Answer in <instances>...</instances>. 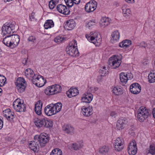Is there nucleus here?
I'll list each match as a JSON object with an SVG mask.
<instances>
[{
	"instance_id": "obj_11",
	"label": "nucleus",
	"mask_w": 155,
	"mask_h": 155,
	"mask_svg": "<svg viewBox=\"0 0 155 155\" xmlns=\"http://www.w3.org/2000/svg\"><path fill=\"white\" fill-rule=\"evenodd\" d=\"M15 83L17 89L19 92L21 93L25 91L26 84L23 78H18Z\"/></svg>"
},
{
	"instance_id": "obj_48",
	"label": "nucleus",
	"mask_w": 155,
	"mask_h": 155,
	"mask_svg": "<svg viewBox=\"0 0 155 155\" xmlns=\"http://www.w3.org/2000/svg\"><path fill=\"white\" fill-rule=\"evenodd\" d=\"M28 40L29 41L34 43L36 40V38L34 36H31L28 37Z\"/></svg>"
},
{
	"instance_id": "obj_40",
	"label": "nucleus",
	"mask_w": 155,
	"mask_h": 155,
	"mask_svg": "<svg viewBox=\"0 0 155 155\" xmlns=\"http://www.w3.org/2000/svg\"><path fill=\"white\" fill-rule=\"evenodd\" d=\"M148 153H150L152 155H155V145L151 144L150 145L149 147L147 149Z\"/></svg>"
},
{
	"instance_id": "obj_7",
	"label": "nucleus",
	"mask_w": 155,
	"mask_h": 155,
	"mask_svg": "<svg viewBox=\"0 0 155 155\" xmlns=\"http://www.w3.org/2000/svg\"><path fill=\"white\" fill-rule=\"evenodd\" d=\"M137 118L141 122L144 121L149 115V110L146 107L142 106L137 110Z\"/></svg>"
},
{
	"instance_id": "obj_57",
	"label": "nucleus",
	"mask_w": 155,
	"mask_h": 155,
	"mask_svg": "<svg viewBox=\"0 0 155 155\" xmlns=\"http://www.w3.org/2000/svg\"><path fill=\"white\" fill-rule=\"evenodd\" d=\"M98 89V88L97 87H95L94 88V90L95 91H97Z\"/></svg>"
},
{
	"instance_id": "obj_34",
	"label": "nucleus",
	"mask_w": 155,
	"mask_h": 155,
	"mask_svg": "<svg viewBox=\"0 0 155 155\" xmlns=\"http://www.w3.org/2000/svg\"><path fill=\"white\" fill-rule=\"evenodd\" d=\"M54 23L52 20H46L44 25V27L45 29H47L54 26Z\"/></svg>"
},
{
	"instance_id": "obj_13",
	"label": "nucleus",
	"mask_w": 155,
	"mask_h": 155,
	"mask_svg": "<svg viewBox=\"0 0 155 155\" xmlns=\"http://www.w3.org/2000/svg\"><path fill=\"white\" fill-rule=\"evenodd\" d=\"M133 77L132 74L130 72L127 73L122 72L120 74V81L122 84H126L128 80H131Z\"/></svg>"
},
{
	"instance_id": "obj_27",
	"label": "nucleus",
	"mask_w": 155,
	"mask_h": 155,
	"mask_svg": "<svg viewBox=\"0 0 155 155\" xmlns=\"http://www.w3.org/2000/svg\"><path fill=\"white\" fill-rule=\"evenodd\" d=\"M121 9L124 17H128L131 15V10L127 5H123Z\"/></svg>"
},
{
	"instance_id": "obj_49",
	"label": "nucleus",
	"mask_w": 155,
	"mask_h": 155,
	"mask_svg": "<svg viewBox=\"0 0 155 155\" xmlns=\"http://www.w3.org/2000/svg\"><path fill=\"white\" fill-rule=\"evenodd\" d=\"M110 115L111 117L115 118L117 116V114L115 111H112L110 113Z\"/></svg>"
},
{
	"instance_id": "obj_52",
	"label": "nucleus",
	"mask_w": 155,
	"mask_h": 155,
	"mask_svg": "<svg viewBox=\"0 0 155 155\" xmlns=\"http://www.w3.org/2000/svg\"><path fill=\"white\" fill-rule=\"evenodd\" d=\"M73 2L75 5H77L79 4L80 2V0H72Z\"/></svg>"
},
{
	"instance_id": "obj_45",
	"label": "nucleus",
	"mask_w": 155,
	"mask_h": 155,
	"mask_svg": "<svg viewBox=\"0 0 155 155\" xmlns=\"http://www.w3.org/2000/svg\"><path fill=\"white\" fill-rule=\"evenodd\" d=\"M29 20L31 21H37V20L35 17V13L32 12L29 15Z\"/></svg>"
},
{
	"instance_id": "obj_22",
	"label": "nucleus",
	"mask_w": 155,
	"mask_h": 155,
	"mask_svg": "<svg viewBox=\"0 0 155 155\" xmlns=\"http://www.w3.org/2000/svg\"><path fill=\"white\" fill-rule=\"evenodd\" d=\"M120 37V33L118 31H114L111 34V42L113 43L118 42L119 40Z\"/></svg>"
},
{
	"instance_id": "obj_25",
	"label": "nucleus",
	"mask_w": 155,
	"mask_h": 155,
	"mask_svg": "<svg viewBox=\"0 0 155 155\" xmlns=\"http://www.w3.org/2000/svg\"><path fill=\"white\" fill-rule=\"evenodd\" d=\"M36 74H35L33 71L30 68L26 69L25 72V75L26 77L29 80H31L32 81V80L34 78Z\"/></svg>"
},
{
	"instance_id": "obj_50",
	"label": "nucleus",
	"mask_w": 155,
	"mask_h": 155,
	"mask_svg": "<svg viewBox=\"0 0 155 155\" xmlns=\"http://www.w3.org/2000/svg\"><path fill=\"white\" fill-rule=\"evenodd\" d=\"M2 118L0 116V130L2 128L3 126V122Z\"/></svg>"
},
{
	"instance_id": "obj_59",
	"label": "nucleus",
	"mask_w": 155,
	"mask_h": 155,
	"mask_svg": "<svg viewBox=\"0 0 155 155\" xmlns=\"http://www.w3.org/2000/svg\"><path fill=\"white\" fill-rule=\"evenodd\" d=\"M117 6H118V5H118V4L117 3Z\"/></svg>"
},
{
	"instance_id": "obj_51",
	"label": "nucleus",
	"mask_w": 155,
	"mask_h": 155,
	"mask_svg": "<svg viewBox=\"0 0 155 155\" xmlns=\"http://www.w3.org/2000/svg\"><path fill=\"white\" fill-rule=\"evenodd\" d=\"M141 46L142 47L145 48L147 46V44L144 42H142L140 43Z\"/></svg>"
},
{
	"instance_id": "obj_5",
	"label": "nucleus",
	"mask_w": 155,
	"mask_h": 155,
	"mask_svg": "<svg viewBox=\"0 0 155 155\" xmlns=\"http://www.w3.org/2000/svg\"><path fill=\"white\" fill-rule=\"evenodd\" d=\"M85 37L89 41L96 45H99L102 40L101 35L95 32H91L90 34H86Z\"/></svg>"
},
{
	"instance_id": "obj_36",
	"label": "nucleus",
	"mask_w": 155,
	"mask_h": 155,
	"mask_svg": "<svg viewBox=\"0 0 155 155\" xmlns=\"http://www.w3.org/2000/svg\"><path fill=\"white\" fill-rule=\"evenodd\" d=\"M83 143L82 142H78L77 143H73L72 147L74 150H79L82 148L83 146Z\"/></svg>"
},
{
	"instance_id": "obj_26",
	"label": "nucleus",
	"mask_w": 155,
	"mask_h": 155,
	"mask_svg": "<svg viewBox=\"0 0 155 155\" xmlns=\"http://www.w3.org/2000/svg\"><path fill=\"white\" fill-rule=\"evenodd\" d=\"M63 130L65 133L69 134L72 135L74 131V127L70 124H65L62 127Z\"/></svg>"
},
{
	"instance_id": "obj_17",
	"label": "nucleus",
	"mask_w": 155,
	"mask_h": 155,
	"mask_svg": "<svg viewBox=\"0 0 155 155\" xmlns=\"http://www.w3.org/2000/svg\"><path fill=\"white\" fill-rule=\"evenodd\" d=\"M3 115L8 120L11 121H13L15 117L14 112L11 111L10 109L8 108L3 111Z\"/></svg>"
},
{
	"instance_id": "obj_31",
	"label": "nucleus",
	"mask_w": 155,
	"mask_h": 155,
	"mask_svg": "<svg viewBox=\"0 0 155 155\" xmlns=\"http://www.w3.org/2000/svg\"><path fill=\"white\" fill-rule=\"evenodd\" d=\"M111 91L115 95H119L122 94L123 90L119 86H112L111 88Z\"/></svg>"
},
{
	"instance_id": "obj_35",
	"label": "nucleus",
	"mask_w": 155,
	"mask_h": 155,
	"mask_svg": "<svg viewBox=\"0 0 155 155\" xmlns=\"http://www.w3.org/2000/svg\"><path fill=\"white\" fill-rule=\"evenodd\" d=\"M45 93L46 95H48L54 94L53 85L48 86L46 88L45 90Z\"/></svg>"
},
{
	"instance_id": "obj_28",
	"label": "nucleus",
	"mask_w": 155,
	"mask_h": 155,
	"mask_svg": "<svg viewBox=\"0 0 155 155\" xmlns=\"http://www.w3.org/2000/svg\"><path fill=\"white\" fill-rule=\"evenodd\" d=\"M79 94V91L76 88L71 87L67 92V94L69 97H75Z\"/></svg>"
},
{
	"instance_id": "obj_41",
	"label": "nucleus",
	"mask_w": 155,
	"mask_h": 155,
	"mask_svg": "<svg viewBox=\"0 0 155 155\" xmlns=\"http://www.w3.org/2000/svg\"><path fill=\"white\" fill-rule=\"evenodd\" d=\"M61 150L58 148H56L53 150L50 153V155H62Z\"/></svg>"
},
{
	"instance_id": "obj_16",
	"label": "nucleus",
	"mask_w": 155,
	"mask_h": 155,
	"mask_svg": "<svg viewBox=\"0 0 155 155\" xmlns=\"http://www.w3.org/2000/svg\"><path fill=\"white\" fill-rule=\"evenodd\" d=\"M97 3L95 1H90L85 6V10L88 13L93 12L96 8Z\"/></svg>"
},
{
	"instance_id": "obj_9",
	"label": "nucleus",
	"mask_w": 155,
	"mask_h": 155,
	"mask_svg": "<svg viewBox=\"0 0 155 155\" xmlns=\"http://www.w3.org/2000/svg\"><path fill=\"white\" fill-rule=\"evenodd\" d=\"M109 64L113 69H116L120 66L122 61L118 56L114 55L109 58Z\"/></svg>"
},
{
	"instance_id": "obj_33",
	"label": "nucleus",
	"mask_w": 155,
	"mask_h": 155,
	"mask_svg": "<svg viewBox=\"0 0 155 155\" xmlns=\"http://www.w3.org/2000/svg\"><path fill=\"white\" fill-rule=\"evenodd\" d=\"M101 27H105L107 26L110 24L109 19L106 17H103L101 18L99 22Z\"/></svg>"
},
{
	"instance_id": "obj_6",
	"label": "nucleus",
	"mask_w": 155,
	"mask_h": 155,
	"mask_svg": "<svg viewBox=\"0 0 155 155\" xmlns=\"http://www.w3.org/2000/svg\"><path fill=\"white\" fill-rule=\"evenodd\" d=\"M67 54L71 56H78V51L77 48V41L75 40L71 41L66 49Z\"/></svg>"
},
{
	"instance_id": "obj_23",
	"label": "nucleus",
	"mask_w": 155,
	"mask_h": 155,
	"mask_svg": "<svg viewBox=\"0 0 155 155\" xmlns=\"http://www.w3.org/2000/svg\"><path fill=\"white\" fill-rule=\"evenodd\" d=\"M34 141H31L29 143L28 146L30 149L35 152L39 149L40 145L35 137H34Z\"/></svg>"
},
{
	"instance_id": "obj_47",
	"label": "nucleus",
	"mask_w": 155,
	"mask_h": 155,
	"mask_svg": "<svg viewBox=\"0 0 155 155\" xmlns=\"http://www.w3.org/2000/svg\"><path fill=\"white\" fill-rule=\"evenodd\" d=\"M66 5L69 7H71L74 4L72 0H64Z\"/></svg>"
},
{
	"instance_id": "obj_15",
	"label": "nucleus",
	"mask_w": 155,
	"mask_h": 155,
	"mask_svg": "<svg viewBox=\"0 0 155 155\" xmlns=\"http://www.w3.org/2000/svg\"><path fill=\"white\" fill-rule=\"evenodd\" d=\"M124 141L123 139L120 137L117 138L114 142V148L117 151L121 150L124 147Z\"/></svg>"
},
{
	"instance_id": "obj_10",
	"label": "nucleus",
	"mask_w": 155,
	"mask_h": 155,
	"mask_svg": "<svg viewBox=\"0 0 155 155\" xmlns=\"http://www.w3.org/2000/svg\"><path fill=\"white\" fill-rule=\"evenodd\" d=\"M13 106L14 109L17 112H24L26 110V105L22 102L20 99H16L13 102Z\"/></svg>"
},
{
	"instance_id": "obj_58",
	"label": "nucleus",
	"mask_w": 155,
	"mask_h": 155,
	"mask_svg": "<svg viewBox=\"0 0 155 155\" xmlns=\"http://www.w3.org/2000/svg\"><path fill=\"white\" fill-rule=\"evenodd\" d=\"M105 67H104L103 69H104V70H105Z\"/></svg>"
},
{
	"instance_id": "obj_56",
	"label": "nucleus",
	"mask_w": 155,
	"mask_h": 155,
	"mask_svg": "<svg viewBox=\"0 0 155 155\" xmlns=\"http://www.w3.org/2000/svg\"><path fill=\"white\" fill-rule=\"evenodd\" d=\"M101 72L102 73V74H105L106 73V71H103L102 70L101 71Z\"/></svg>"
},
{
	"instance_id": "obj_4",
	"label": "nucleus",
	"mask_w": 155,
	"mask_h": 155,
	"mask_svg": "<svg viewBox=\"0 0 155 155\" xmlns=\"http://www.w3.org/2000/svg\"><path fill=\"white\" fill-rule=\"evenodd\" d=\"M35 126L39 128H50L53 126V121L45 117L35 118L34 121Z\"/></svg>"
},
{
	"instance_id": "obj_18",
	"label": "nucleus",
	"mask_w": 155,
	"mask_h": 155,
	"mask_svg": "<svg viewBox=\"0 0 155 155\" xmlns=\"http://www.w3.org/2000/svg\"><path fill=\"white\" fill-rule=\"evenodd\" d=\"M130 90L132 93L137 94L140 92L141 87L139 84L137 83H134L130 85Z\"/></svg>"
},
{
	"instance_id": "obj_43",
	"label": "nucleus",
	"mask_w": 155,
	"mask_h": 155,
	"mask_svg": "<svg viewBox=\"0 0 155 155\" xmlns=\"http://www.w3.org/2000/svg\"><path fill=\"white\" fill-rule=\"evenodd\" d=\"M109 150L108 147L106 146H104L100 148L99 151L101 153L104 154L108 152Z\"/></svg>"
},
{
	"instance_id": "obj_42",
	"label": "nucleus",
	"mask_w": 155,
	"mask_h": 155,
	"mask_svg": "<svg viewBox=\"0 0 155 155\" xmlns=\"http://www.w3.org/2000/svg\"><path fill=\"white\" fill-rule=\"evenodd\" d=\"M59 0H51L49 2V6L50 9H53L59 2Z\"/></svg>"
},
{
	"instance_id": "obj_53",
	"label": "nucleus",
	"mask_w": 155,
	"mask_h": 155,
	"mask_svg": "<svg viewBox=\"0 0 155 155\" xmlns=\"http://www.w3.org/2000/svg\"><path fill=\"white\" fill-rule=\"evenodd\" d=\"M125 1L129 3H133L134 2V0H125Z\"/></svg>"
},
{
	"instance_id": "obj_24",
	"label": "nucleus",
	"mask_w": 155,
	"mask_h": 155,
	"mask_svg": "<svg viewBox=\"0 0 155 155\" xmlns=\"http://www.w3.org/2000/svg\"><path fill=\"white\" fill-rule=\"evenodd\" d=\"M93 98V96L92 94L89 93L84 94L81 97V100L83 102L87 103H90Z\"/></svg>"
},
{
	"instance_id": "obj_14",
	"label": "nucleus",
	"mask_w": 155,
	"mask_h": 155,
	"mask_svg": "<svg viewBox=\"0 0 155 155\" xmlns=\"http://www.w3.org/2000/svg\"><path fill=\"white\" fill-rule=\"evenodd\" d=\"M127 150L129 155H135L137 153V148L135 140H132L129 144Z\"/></svg>"
},
{
	"instance_id": "obj_38",
	"label": "nucleus",
	"mask_w": 155,
	"mask_h": 155,
	"mask_svg": "<svg viewBox=\"0 0 155 155\" xmlns=\"http://www.w3.org/2000/svg\"><path fill=\"white\" fill-rule=\"evenodd\" d=\"M148 80L150 83H153L155 82V72L153 71L149 74Z\"/></svg>"
},
{
	"instance_id": "obj_29",
	"label": "nucleus",
	"mask_w": 155,
	"mask_h": 155,
	"mask_svg": "<svg viewBox=\"0 0 155 155\" xmlns=\"http://www.w3.org/2000/svg\"><path fill=\"white\" fill-rule=\"evenodd\" d=\"M42 105V103L40 101H38L35 105V111L38 115H40L41 114Z\"/></svg>"
},
{
	"instance_id": "obj_44",
	"label": "nucleus",
	"mask_w": 155,
	"mask_h": 155,
	"mask_svg": "<svg viewBox=\"0 0 155 155\" xmlns=\"http://www.w3.org/2000/svg\"><path fill=\"white\" fill-rule=\"evenodd\" d=\"M6 81L5 77L0 74V87L3 86Z\"/></svg>"
},
{
	"instance_id": "obj_2",
	"label": "nucleus",
	"mask_w": 155,
	"mask_h": 155,
	"mask_svg": "<svg viewBox=\"0 0 155 155\" xmlns=\"http://www.w3.org/2000/svg\"><path fill=\"white\" fill-rule=\"evenodd\" d=\"M62 104L58 103L55 104H51L46 106L45 108L44 112L48 116H51L59 112L61 109Z\"/></svg>"
},
{
	"instance_id": "obj_32",
	"label": "nucleus",
	"mask_w": 155,
	"mask_h": 155,
	"mask_svg": "<svg viewBox=\"0 0 155 155\" xmlns=\"http://www.w3.org/2000/svg\"><path fill=\"white\" fill-rule=\"evenodd\" d=\"M75 26V22L73 20H70L67 21L64 27L68 30L72 29Z\"/></svg>"
},
{
	"instance_id": "obj_30",
	"label": "nucleus",
	"mask_w": 155,
	"mask_h": 155,
	"mask_svg": "<svg viewBox=\"0 0 155 155\" xmlns=\"http://www.w3.org/2000/svg\"><path fill=\"white\" fill-rule=\"evenodd\" d=\"M132 42L131 40L126 39L120 42L119 46L120 47L126 49L129 48Z\"/></svg>"
},
{
	"instance_id": "obj_20",
	"label": "nucleus",
	"mask_w": 155,
	"mask_h": 155,
	"mask_svg": "<svg viewBox=\"0 0 155 155\" xmlns=\"http://www.w3.org/2000/svg\"><path fill=\"white\" fill-rule=\"evenodd\" d=\"M57 10L60 13L65 15L69 14L70 11L67 7L62 4H59L57 7Z\"/></svg>"
},
{
	"instance_id": "obj_19",
	"label": "nucleus",
	"mask_w": 155,
	"mask_h": 155,
	"mask_svg": "<svg viewBox=\"0 0 155 155\" xmlns=\"http://www.w3.org/2000/svg\"><path fill=\"white\" fill-rule=\"evenodd\" d=\"M93 108L92 106H83L81 108V112L85 116L89 117L93 114Z\"/></svg>"
},
{
	"instance_id": "obj_46",
	"label": "nucleus",
	"mask_w": 155,
	"mask_h": 155,
	"mask_svg": "<svg viewBox=\"0 0 155 155\" xmlns=\"http://www.w3.org/2000/svg\"><path fill=\"white\" fill-rule=\"evenodd\" d=\"M96 24V21L94 20H90L87 24V27L90 28L91 26L95 25Z\"/></svg>"
},
{
	"instance_id": "obj_37",
	"label": "nucleus",
	"mask_w": 155,
	"mask_h": 155,
	"mask_svg": "<svg viewBox=\"0 0 155 155\" xmlns=\"http://www.w3.org/2000/svg\"><path fill=\"white\" fill-rule=\"evenodd\" d=\"M53 87L54 94L60 93L62 91V88L59 84L53 85Z\"/></svg>"
},
{
	"instance_id": "obj_8",
	"label": "nucleus",
	"mask_w": 155,
	"mask_h": 155,
	"mask_svg": "<svg viewBox=\"0 0 155 155\" xmlns=\"http://www.w3.org/2000/svg\"><path fill=\"white\" fill-rule=\"evenodd\" d=\"M34 137L41 147L45 146L50 140L48 135L45 133H41L39 135H36Z\"/></svg>"
},
{
	"instance_id": "obj_1",
	"label": "nucleus",
	"mask_w": 155,
	"mask_h": 155,
	"mask_svg": "<svg viewBox=\"0 0 155 155\" xmlns=\"http://www.w3.org/2000/svg\"><path fill=\"white\" fill-rule=\"evenodd\" d=\"M20 41V37L17 35H12L4 38L2 42L7 47L13 48L17 46Z\"/></svg>"
},
{
	"instance_id": "obj_21",
	"label": "nucleus",
	"mask_w": 155,
	"mask_h": 155,
	"mask_svg": "<svg viewBox=\"0 0 155 155\" xmlns=\"http://www.w3.org/2000/svg\"><path fill=\"white\" fill-rule=\"evenodd\" d=\"M127 123V120L125 118L120 119L117 121L116 127L119 130L124 129Z\"/></svg>"
},
{
	"instance_id": "obj_39",
	"label": "nucleus",
	"mask_w": 155,
	"mask_h": 155,
	"mask_svg": "<svg viewBox=\"0 0 155 155\" xmlns=\"http://www.w3.org/2000/svg\"><path fill=\"white\" fill-rule=\"evenodd\" d=\"M64 36L60 35L54 38V41L58 44H59L62 42L64 41Z\"/></svg>"
},
{
	"instance_id": "obj_12",
	"label": "nucleus",
	"mask_w": 155,
	"mask_h": 155,
	"mask_svg": "<svg viewBox=\"0 0 155 155\" xmlns=\"http://www.w3.org/2000/svg\"><path fill=\"white\" fill-rule=\"evenodd\" d=\"M32 82L36 86L41 87L45 84L46 81L44 79L43 77L37 74L34 78L32 80Z\"/></svg>"
},
{
	"instance_id": "obj_3",
	"label": "nucleus",
	"mask_w": 155,
	"mask_h": 155,
	"mask_svg": "<svg viewBox=\"0 0 155 155\" xmlns=\"http://www.w3.org/2000/svg\"><path fill=\"white\" fill-rule=\"evenodd\" d=\"M15 23L14 22H10L5 23L2 29L1 34L3 37L12 35L15 31Z\"/></svg>"
},
{
	"instance_id": "obj_54",
	"label": "nucleus",
	"mask_w": 155,
	"mask_h": 155,
	"mask_svg": "<svg viewBox=\"0 0 155 155\" xmlns=\"http://www.w3.org/2000/svg\"><path fill=\"white\" fill-rule=\"evenodd\" d=\"M152 114L153 117L155 119V108L153 110Z\"/></svg>"
},
{
	"instance_id": "obj_55",
	"label": "nucleus",
	"mask_w": 155,
	"mask_h": 155,
	"mask_svg": "<svg viewBox=\"0 0 155 155\" xmlns=\"http://www.w3.org/2000/svg\"><path fill=\"white\" fill-rule=\"evenodd\" d=\"M2 90L1 88H0V96H1L2 94Z\"/></svg>"
}]
</instances>
